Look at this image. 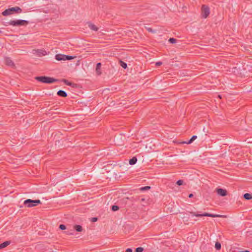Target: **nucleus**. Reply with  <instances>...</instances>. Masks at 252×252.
Instances as JSON below:
<instances>
[{
  "instance_id": "nucleus-16",
  "label": "nucleus",
  "mask_w": 252,
  "mask_h": 252,
  "mask_svg": "<svg viewBox=\"0 0 252 252\" xmlns=\"http://www.w3.org/2000/svg\"><path fill=\"white\" fill-rule=\"evenodd\" d=\"M62 81L66 85L69 86L74 87L75 86H76V84L70 82L68 80L64 79H63Z\"/></svg>"
},
{
  "instance_id": "nucleus-34",
  "label": "nucleus",
  "mask_w": 252,
  "mask_h": 252,
  "mask_svg": "<svg viewBox=\"0 0 252 252\" xmlns=\"http://www.w3.org/2000/svg\"><path fill=\"white\" fill-rule=\"evenodd\" d=\"M239 252H250V251L248 250H245L244 251H240Z\"/></svg>"
},
{
  "instance_id": "nucleus-24",
  "label": "nucleus",
  "mask_w": 252,
  "mask_h": 252,
  "mask_svg": "<svg viewBox=\"0 0 252 252\" xmlns=\"http://www.w3.org/2000/svg\"><path fill=\"white\" fill-rule=\"evenodd\" d=\"M143 250L142 247H138L136 248L135 252H142Z\"/></svg>"
},
{
  "instance_id": "nucleus-30",
  "label": "nucleus",
  "mask_w": 252,
  "mask_h": 252,
  "mask_svg": "<svg viewBox=\"0 0 252 252\" xmlns=\"http://www.w3.org/2000/svg\"><path fill=\"white\" fill-rule=\"evenodd\" d=\"M126 252H132V250L130 248H127L126 250Z\"/></svg>"
},
{
  "instance_id": "nucleus-18",
  "label": "nucleus",
  "mask_w": 252,
  "mask_h": 252,
  "mask_svg": "<svg viewBox=\"0 0 252 252\" xmlns=\"http://www.w3.org/2000/svg\"><path fill=\"white\" fill-rule=\"evenodd\" d=\"M74 229L77 232H81L83 230L82 227L80 225H75Z\"/></svg>"
},
{
  "instance_id": "nucleus-31",
  "label": "nucleus",
  "mask_w": 252,
  "mask_h": 252,
  "mask_svg": "<svg viewBox=\"0 0 252 252\" xmlns=\"http://www.w3.org/2000/svg\"><path fill=\"white\" fill-rule=\"evenodd\" d=\"M66 233L68 235H73V232H69L68 231H67Z\"/></svg>"
},
{
  "instance_id": "nucleus-27",
  "label": "nucleus",
  "mask_w": 252,
  "mask_h": 252,
  "mask_svg": "<svg viewBox=\"0 0 252 252\" xmlns=\"http://www.w3.org/2000/svg\"><path fill=\"white\" fill-rule=\"evenodd\" d=\"M183 181L182 180H178L176 184L178 185V186H181V185H182L183 184Z\"/></svg>"
},
{
  "instance_id": "nucleus-3",
  "label": "nucleus",
  "mask_w": 252,
  "mask_h": 252,
  "mask_svg": "<svg viewBox=\"0 0 252 252\" xmlns=\"http://www.w3.org/2000/svg\"><path fill=\"white\" fill-rule=\"evenodd\" d=\"M8 24L9 25L15 27L26 26L29 24V22L25 20H10Z\"/></svg>"
},
{
  "instance_id": "nucleus-7",
  "label": "nucleus",
  "mask_w": 252,
  "mask_h": 252,
  "mask_svg": "<svg viewBox=\"0 0 252 252\" xmlns=\"http://www.w3.org/2000/svg\"><path fill=\"white\" fill-rule=\"evenodd\" d=\"M210 14V8L208 6L203 5L201 7V15L202 17L206 18Z\"/></svg>"
},
{
  "instance_id": "nucleus-6",
  "label": "nucleus",
  "mask_w": 252,
  "mask_h": 252,
  "mask_svg": "<svg viewBox=\"0 0 252 252\" xmlns=\"http://www.w3.org/2000/svg\"><path fill=\"white\" fill-rule=\"evenodd\" d=\"M75 56H71L63 54H57L55 56V59L58 61H69L75 58Z\"/></svg>"
},
{
  "instance_id": "nucleus-2",
  "label": "nucleus",
  "mask_w": 252,
  "mask_h": 252,
  "mask_svg": "<svg viewBox=\"0 0 252 252\" xmlns=\"http://www.w3.org/2000/svg\"><path fill=\"white\" fill-rule=\"evenodd\" d=\"M22 11V9L18 7L15 6L13 7L9 8L8 9H5L2 12V15L4 16H7L14 13H20Z\"/></svg>"
},
{
  "instance_id": "nucleus-26",
  "label": "nucleus",
  "mask_w": 252,
  "mask_h": 252,
  "mask_svg": "<svg viewBox=\"0 0 252 252\" xmlns=\"http://www.w3.org/2000/svg\"><path fill=\"white\" fill-rule=\"evenodd\" d=\"M59 228L61 230H65L66 229V226L64 224H61L59 225Z\"/></svg>"
},
{
  "instance_id": "nucleus-5",
  "label": "nucleus",
  "mask_w": 252,
  "mask_h": 252,
  "mask_svg": "<svg viewBox=\"0 0 252 252\" xmlns=\"http://www.w3.org/2000/svg\"><path fill=\"white\" fill-rule=\"evenodd\" d=\"M189 213L192 215V216L195 217H210L212 218H222L224 216L221 215H217V214H210L208 213H204L203 214H198L193 212H189Z\"/></svg>"
},
{
  "instance_id": "nucleus-21",
  "label": "nucleus",
  "mask_w": 252,
  "mask_h": 252,
  "mask_svg": "<svg viewBox=\"0 0 252 252\" xmlns=\"http://www.w3.org/2000/svg\"><path fill=\"white\" fill-rule=\"evenodd\" d=\"M120 64L124 69H126L127 67V64H126V63L124 62L120 61Z\"/></svg>"
},
{
  "instance_id": "nucleus-20",
  "label": "nucleus",
  "mask_w": 252,
  "mask_h": 252,
  "mask_svg": "<svg viewBox=\"0 0 252 252\" xmlns=\"http://www.w3.org/2000/svg\"><path fill=\"white\" fill-rule=\"evenodd\" d=\"M215 247L217 250H220L221 249V244L219 242H216Z\"/></svg>"
},
{
  "instance_id": "nucleus-8",
  "label": "nucleus",
  "mask_w": 252,
  "mask_h": 252,
  "mask_svg": "<svg viewBox=\"0 0 252 252\" xmlns=\"http://www.w3.org/2000/svg\"><path fill=\"white\" fill-rule=\"evenodd\" d=\"M33 53L37 54V55L38 57H41L42 56H45L47 54L46 51L43 49L33 50Z\"/></svg>"
},
{
  "instance_id": "nucleus-19",
  "label": "nucleus",
  "mask_w": 252,
  "mask_h": 252,
  "mask_svg": "<svg viewBox=\"0 0 252 252\" xmlns=\"http://www.w3.org/2000/svg\"><path fill=\"white\" fill-rule=\"evenodd\" d=\"M244 198L246 200L252 199V195L250 193H246L244 194Z\"/></svg>"
},
{
  "instance_id": "nucleus-25",
  "label": "nucleus",
  "mask_w": 252,
  "mask_h": 252,
  "mask_svg": "<svg viewBox=\"0 0 252 252\" xmlns=\"http://www.w3.org/2000/svg\"><path fill=\"white\" fill-rule=\"evenodd\" d=\"M151 188L150 186H145L140 188L141 190H148Z\"/></svg>"
},
{
  "instance_id": "nucleus-9",
  "label": "nucleus",
  "mask_w": 252,
  "mask_h": 252,
  "mask_svg": "<svg viewBox=\"0 0 252 252\" xmlns=\"http://www.w3.org/2000/svg\"><path fill=\"white\" fill-rule=\"evenodd\" d=\"M217 193L221 196H225L227 195V191L226 189H217Z\"/></svg>"
},
{
  "instance_id": "nucleus-10",
  "label": "nucleus",
  "mask_w": 252,
  "mask_h": 252,
  "mask_svg": "<svg viewBox=\"0 0 252 252\" xmlns=\"http://www.w3.org/2000/svg\"><path fill=\"white\" fill-rule=\"evenodd\" d=\"M5 63L7 65L14 67L15 66L14 62L9 57H5L4 59Z\"/></svg>"
},
{
  "instance_id": "nucleus-35",
  "label": "nucleus",
  "mask_w": 252,
  "mask_h": 252,
  "mask_svg": "<svg viewBox=\"0 0 252 252\" xmlns=\"http://www.w3.org/2000/svg\"><path fill=\"white\" fill-rule=\"evenodd\" d=\"M218 96H219V97L220 98H221V96H220V95H219Z\"/></svg>"
},
{
  "instance_id": "nucleus-22",
  "label": "nucleus",
  "mask_w": 252,
  "mask_h": 252,
  "mask_svg": "<svg viewBox=\"0 0 252 252\" xmlns=\"http://www.w3.org/2000/svg\"><path fill=\"white\" fill-rule=\"evenodd\" d=\"M177 40L174 38H170L168 40V41L172 44H174L176 43Z\"/></svg>"
},
{
  "instance_id": "nucleus-36",
  "label": "nucleus",
  "mask_w": 252,
  "mask_h": 252,
  "mask_svg": "<svg viewBox=\"0 0 252 252\" xmlns=\"http://www.w3.org/2000/svg\"><path fill=\"white\" fill-rule=\"evenodd\" d=\"M141 200H142V201H144V198H142V199H141Z\"/></svg>"
},
{
  "instance_id": "nucleus-28",
  "label": "nucleus",
  "mask_w": 252,
  "mask_h": 252,
  "mask_svg": "<svg viewBox=\"0 0 252 252\" xmlns=\"http://www.w3.org/2000/svg\"><path fill=\"white\" fill-rule=\"evenodd\" d=\"M97 220H98L97 218L94 217V218H92L91 221H92V222H94L96 221Z\"/></svg>"
},
{
  "instance_id": "nucleus-4",
  "label": "nucleus",
  "mask_w": 252,
  "mask_h": 252,
  "mask_svg": "<svg viewBox=\"0 0 252 252\" xmlns=\"http://www.w3.org/2000/svg\"><path fill=\"white\" fill-rule=\"evenodd\" d=\"M41 204V202L40 200L36 199V200H32L30 199H26L24 202V205L28 207L31 208L32 207L36 206L38 204Z\"/></svg>"
},
{
  "instance_id": "nucleus-37",
  "label": "nucleus",
  "mask_w": 252,
  "mask_h": 252,
  "mask_svg": "<svg viewBox=\"0 0 252 252\" xmlns=\"http://www.w3.org/2000/svg\"><path fill=\"white\" fill-rule=\"evenodd\" d=\"M1 32V31H0V33Z\"/></svg>"
},
{
  "instance_id": "nucleus-29",
  "label": "nucleus",
  "mask_w": 252,
  "mask_h": 252,
  "mask_svg": "<svg viewBox=\"0 0 252 252\" xmlns=\"http://www.w3.org/2000/svg\"><path fill=\"white\" fill-rule=\"evenodd\" d=\"M162 64V62H157V63H156V65L157 66L160 65H161Z\"/></svg>"
},
{
  "instance_id": "nucleus-12",
  "label": "nucleus",
  "mask_w": 252,
  "mask_h": 252,
  "mask_svg": "<svg viewBox=\"0 0 252 252\" xmlns=\"http://www.w3.org/2000/svg\"><path fill=\"white\" fill-rule=\"evenodd\" d=\"M88 27H89V28L91 30L94 31H98V28L94 24H93L90 22L88 23Z\"/></svg>"
},
{
  "instance_id": "nucleus-11",
  "label": "nucleus",
  "mask_w": 252,
  "mask_h": 252,
  "mask_svg": "<svg viewBox=\"0 0 252 252\" xmlns=\"http://www.w3.org/2000/svg\"><path fill=\"white\" fill-rule=\"evenodd\" d=\"M101 67V63H97L96 65V68H95V71H96V73L97 74V75H100L102 74Z\"/></svg>"
},
{
  "instance_id": "nucleus-1",
  "label": "nucleus",
  "mask_w": 252,
  "mask_h": 252,
  "mask_svg": "<svg viewBox=\"0 0 252 252\" xmlns=\"http://www.w3.org/2000/svg\"><path fill=\"white\" fill-rule=\"evenodd\" d=\"M35 79L38 81L46 84H52L58 81L57 79L46 76H36Z\"/></svg>"
},
{
  "instance_id": "nucleus-33",
  "label": "nucleus",
  "mask_w": 252,
  "mask_h": 252,
  "mask_svg": "<svg viewBox=\"0 0 252 252\" xmlns=\"http://www.w3.org/2000/svg\"><path fill=\"white\" fill-rule=\"evenodd\" d=\"M148 31L149 32H152V29L151 28H148Z\"/></svg>"
},
{
  "instance_id": "nucleus-15",
  "label": "nucleus",
  "mask_w": 252,
  "mask_h": 252,
  "mask_svg": "<svg viewBox=\"0 0 252 252\" xmlns=\"http://www.w3.org/2000/svg\"><path fill=\"white\" fill-rule=\"evenodd\" d=\"M196 138H197V136L193 135V136H192L191 137V138L189 141L183 142L182 143H183V144H191Z\"/></svg>"
},
{
  "instance_id": "nucleus-13",
  "label": "nucleus",
  "mask_w": 252,
  "mask_h": 252,
  "mask_svg": "<svg viewBox=\"0 0 252 252\" xmlns=\"http://www.w3.org/2000/svg\"><path fill=\"white\" fill-rule=\"evenodd\" d=\"M57 94L59 96L63 97H65L67 95L65 91H63V90H59L57 92Z\"/></svg>"
},
{
  "instance_id": "nucleus-23",
  "label": "nucleus",
  "mask_w": 252,
  "mask_h": 252,
  "mask_svg": "<svg viewBox=\"0 0 252 252\" xmlns=\"http://www.w3.org/2000/svg\"><path fill=\"white\" fill-rule=\"evenodd\" d=\"M119 209V206L117 205H113L112 207V210L113 211H118Z\"/></svg>"
},
{
  "instance_id": "nucleus-17",
  "label": "nucleus",
  "mask_w": 252,
  "mask_h": 252,
  "mask_svg": "<svg viewBox=\"0 0 252 252\" xmlns=\"http://www.w3.org/2000/svg\"><path fill=\"white\" fill-rule=\"evenodd\" d=\"M137 159L136 157H133L132 158L130 159L129 160V163L130 165L135 164L137 162Z\"/></svg>"
},
{
  "instance_id": "nucleus-14",
  "label": "nucleus",
  "mask_w": 252,
  "mask_h": 252,
  "mask_svg": "<svg viewBox=\"0 0 252 252\" xmlns=\"http://www.w3.org/2000/svg\"><path fill=\"white\" fill-rule=\"evenodd\" d=\"M11 243L10 241H6L0 244V250L6 247Z\"/></svg>"
},
{
  "instance_id": "nucleus-32",
  "label": "nucleus",
  "mask_w": 252,
  "mask_h": 252,
  "mask_svg": "<svg viewBox=\"0 0 252 252\" xmlns=\"http://www.w3.org/2000/svg\"><path fill=\"white\" fill-rule=\"evenodd\" d=\"M193 194H192V193H190V194H189V198L192 197H193Z\"/></svg>"
}]
</instances>
